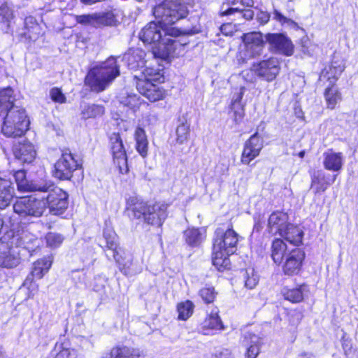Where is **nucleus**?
<instances>
[{"label": "nucleus", "instance_id": "nucleus-19", "mask_svg": "<svg viewBox=\"0 0 358 358\" xmlns=\"http://www.w3.org/2000/svg\"><path fill=\"white\" fill-rule=\"evenodd\" d=\"M345 69L343 61L336 56H334L331 64L326 67L321 73L320 80L327 79L331 83L336 82Z\"/></svg>", "mask_w": 358, "mask_h": 358}, {"label": "nucleus", "instance_id": "nucleus-59", "mask_svg": "<svg viewBox=\"0 0 358 358\" xmlns=\"http://www.w3.org/2000/svg\"><path fill=\"white\" fill-rule=\"evenodd\" d=\"M239 4V2L238 0H225V1L223 3L222 6V10H221V13L222 11H224L225 10H224V8L225 6H236Z\"/></svg>", "mask_w": 358, "mask_h": 358}, {"label": "nucleus", "instance_id": "nucleus-9", "mask_svg": "<svg viewBox=\"0 0 358 358\" xmlns=\"http://www.w3.org/2000/svg\"><path fill=\"white\" fill-rule=\"evenodd\" d=\"M80 164L69 150L63 151L60 158L54 165L52 175L61 180H70L73 173L79 167Z\"/></svg>", "mask_w": 358, "mask_h": 358}, {"label": "nucleus", "instance_id": "nucleus-33", "mask_svg": "<svg viewBox=\"0 0 358 358\" xmlns=\"http://www.w3.org/2000/svg\"><path fill=\"white\" fill-rule=\"evenodd\" d=\"M308 287L306 285H301L299 287L289 288L285 287L282 289V294L284 298L292 303H299L303 299L305 292Z\"/></svg>", "mask_w": 358, "mask_h": 358}, {"label": "nucleus", "instance_id": "nucleus-8", "mask_svg": "<svg viewBox=\"0 0 358 358\" xmlns=\"http://www.w3.org/2000/svg\"><path fill=\"white\" fill-rule=\"evenodd\" d=\"M13 211L22 217H41L45 213V205L38 194L17 198L13 204Z\"/></svg>", "mask_w": 358, "mask_h": 358}, {"label": "nucleus", "instance_id": "nucleus-47", "mask_svg": "<svg viewBox=\"0 0 358 358\" xmlns=\"http://www.w3.org/2000/svg\"><path fill=\"white\" fill-rule=\"evenodd\" d=\"M215 294L213 287H203L199 291V295L206 303H212L215 298Z\"/></svg>", "mask_w": 358, "mask_h": 358}, {"label": "nucleus", "instance_id": "nucleus-18", "mask_svg": "<svg viewBox=\"0 0 358 358\" xmlns=\"http://www.w3.org/2000/svg\"><path fill=\"white\" fill-rule=\"evenodd\" d=\"M304 257V252L301 250L295 248L290 250L283 265L284 273L289 275L297 273L301 268Z\"/></svg>", "mask_w": 358, "mask_h": 358}, {"label": "nucleus", "instance_id": "nucleus-13", "mask_svg": "<svg viewBox=\"0 0 358 358\" xmlns=\"http://www.w3.org/2000/svg\"><path fill=\"white\" fill-rule=\"evenodd\" d=\"M263 148V140L256 132L244 143L241 157L242 164L248 165L254 159L259 156Z\"/></svg>", "mask_w": 358, "mask_h": 358}, {"label": "nucleus", "instance_id": "nucleus-26", "mask_svg": "<svg viewBox=\"0 0 358 358\" xmlns=\"http://www.w3.org/2000/svg\"><path fill=\"white\" fill-rule=\"evenodd\" d=\"M14 196V187L12 182L0 177V210L8 207Z\"/></svg>", "mask_w": 358, "mask_h": 358}, {"label": "nucleus", "instance_id": "nucleus-17", "mask_svg": "<svg viewBox=\"0 0 358 358\" xmlns=\"http://www.w3.org/2000/svg\"><path fill=\"white\" fill-rule=\"evenodd\" d=\"M136 85L138 92L150 101L155 102L159 101L164 96V90L159 85L152 82L138 79Z\"/></svg>", "mask_w": 358, "mask_h": 358}, {"label": "nucleus", "instance_id": "nucleus-43", "mask_svg": "<svg viewBox=\"0 0 358 358\" xmlns=\"http://www.w3.org/2000/svg\"><path fill=\"white\" fill-rule=\"evenodd\" d=\"M120 102L124 106L132 109L134 111L138 109L141 104L140 97L136 94H128L126 97H122Z\"/></svg>", "mask_w": 358, "mask_h": 358}, {"label": "nucleus", "instance_id": "nucleus-22", "mask_svg": "<svg viewBox=\"0 0 358 358\" xmlns=\"http://www.w3.org/2000/svg\"><path fill=\"white\" fill-rule=\"evenodd\" d=\"M13 154L22 163H31L35 159L36 152L34 145L29 142L19 143L13 147Z\"/></svg>", "mask_w": 358, "mask_h": 358}, {"label": "nucleus", "instance_id": "nucleus-56", "mask_svg": "<svg viewBox=\"0 0 358 358\" xmlns=\"http://www.w3.org/2000/svg\"><path fill=\"white\" fill-rule=\"evenodd\" d=\"M273 18L281 23H287L291 21L289 19L282 15L278 10H274Z\"/></svg>", "mask_w": 358, "mask_h": 358}, {"label": "nucleus", "instance_id": "nucleus-14", "mask_svg": "<svg viewBox=\"0 0 358 358\" xmlns=\"http://www.w3.org/2000/svg\"><path fill=\"white\" fill-rule=\"evenodd\" d=\"M245 56L255 57L262 54L264 41L260 32H250L243 35Z\"/></svg>", "mask_w": 358, "mask_h": 358}, {"label": "nucleus", "instance_id": "nucleus-15", "mask_svg": "<svg viewBox=\"0 0 358 358\" xmlns=\"http://www.w3.org/2000/svg\"><path fill=\"white\" fill-rule=\"evenodd\" d=\"M266 40L272 51L286 56L293 54L294 47L292 41L282 34H268Z\"/></svg>", "mask_w": 358, "mask_h": 358}, {"label": "nucleus", "instance_id": "nucleus-48", "mask_svg": "<svg viewBox=\"0 0 358 358\" xmlns=\"http://www.w3.org/2000/svg\"><path fill=\"white\" fill-rule=\"evenodd\" d=\"M50 96L51 99L57 103H64L66 101V97L62 91L57 87H54L50 91Z\"/></svg>", "mask_w": 358, "mask_h": 358}, {"label": "nucleus", "instance_id": "nucleus-32", "mask_svg": "<svg viewBox=\"0 0 358 358\" xmlns=\"http://www.w3.org/2000/svg\"><path fill=\"white\" fill-rule=\"evenodd\" d=\"M140 351L126 346L113 348L110 352L106 353L103 358H139Z\"/></svg>", "mask_w": 358, "mask_h": 358}, {"label": "nucleus", "instance_id": "nucleus-36", "mask_svg": "<svg viewBox=\"0 0 358 358\" xmlns=\"http://www.w3.org/2000/svg\"><path fill=\"white\" fill-rule=\"evenodd\" d=\"M13 20V10L6 4L0 6V20L5 27L3 28L6 33L13 34L11 28Z\"/></svg>", "mask_w": 358, "mask_h": 358}, {"label": "nucleus", "instance_id": "nucleus-7", "mask_svg": "<svg viewBox=\"0 0 358 358\" xmlns=\"http://www.w3.org/2000/svg\"><path fill=\"white\" fill-rule=\"evenodd\" d=\"M76 22L83 25H90L96 29L117 27L120 24L118 10L113 8L104 11L77 15Z\"/></svg>", "mask_w": 358, "mask_h": 358}, {"label": "nucleus", "instance_id": "nucleus-62", "mask_svg": "<svg viewBox=\"0 0 358 358\" xmlns=\"http://www.w3.org/2000/svg\"><path fill=\"white\" fill-rule=\"evenodd\" d=\"M304 155H305V151H303H303H301V152L299 153V157L300 158H303V157H304Z\"/></svg>", "mask_w": 358, "mask_h": 358}, {"label": "nucleus", "instance_id": "nucleus-55", "mask_svg": "<svg viewBox=\"0 0 358 358\" xmlns=\"http://www.w3.org/2000/svg\"><path fill=\"white\" fill-rule=\"evenodd\" d=\"M270 19V14L267 12L261 11L257 15V21L261 24H266Z\"/></svg>", "mask_w": 358, "mask_h": 358}, {"label": "nucleus", "instance_id": "nucleus-45", "mask_svg": "<svg viewBox=\"0 0 358 358\" xmlns=\"http://www.w3.org/2000/svg\"><path fill=\"white\" fill-rule=\"evenodd\" d=\"M160 77V73L157 70L152 68H145L142 71L141 78H138V76H135L134 78L136 79V81L138 79H143L146 80L148 82L153 83V81L159 80Z\"/></svg>", "mask_w": 358, "mask_h": 358}, {"label": "nucleus", "instance_id": "nucleus-40", "mask_svg": "<svg viewBox=\"0 0 358 358\" xmlns=\"http://www.w3.org/2000/svg\"><path fill=\"white\" fill-rule=\"evenodd\" d=\"M238 13L243 18L250 20L254 17V11L251 9H245L241 6L229 7L225 9L224 11L220 13L222 16L230 15L234 13Z\"/></svg>", "mask_w": 358, "mask_h": 358}, {"label": "nucleus", "instance_id": "nucleus-4", "mask_svg": "<svg viewBox=\"0 0 358 358\" xmlns=\"http://www.w3.org/2000/svg\"><path fill=\"white\" fill-rule=\"evenodd\" d=\"M129 203L132 206L134 217L142 219L148 224L161 227L167 217L168 205L165 203L156 202L149 204L138 200L137 198H131Z\"/></svg>", "mask_w": 358, "mask_h": 358}, {"label": "nucleus", "instance_id": "nucleus-23", "mask_svg": "<svg viewBox=\"0 0 358 358\" xmlns=\"http://www.w3.org/2000/svg\"><path fill=\"white\" fill-rule=\"evenodd\" d=\"M20 263V257L18 252L8 247L0 248L1 267L12 268L18 266Z\"/></svg>", "mask_w": 358, "mask_h": 358}, {"label": "nucleus", "instance_id": "nucleus-51", "mask_svg": "<svg viewBox=\"0 0 358 358\" xmlns=\"http://www.w3.org/2000/svg\"><path fill=\"white\" fill-rule=\"evenodd\" d=\"M244 87H241L240 90V92L237 94L236 97L234 98L231 105V110L234 111L238 110V107H243L241 103V100L243 98Z\"/></svg>", "mask_w": 358, "mask_h": 358}, {"label": "nucleus", "instance_id": "nucleus-11", "mask_svg": "<svg viewBox=\"0 0 358 358\" xmlns=\"http://www.w3.org/2000/svg\"><path fill=\"white\" fill-rule=\"evenodd\" d=\"M16 37L22 42L35 41L43 35V29L35 17H26L22 22V27L15 31Z\"/></svg>", "mask_w": 358, "mask_h": 358}, {"label": "nucleus", "instance_id": "nucleus-6", "mask_svg": "<svg viewBox=\"0 0 358 358\" xmlns=\"http://www.w3.org/2000/svg\"><path fill=\"white\" fill-rule=\"evenodd\" d=\"M29 124L25 110L20 107H12L4 117L1 133L6 137H19L28 129Z\"/></svg>", "mask_w": 358, "mask_h": 358}, {"label": "nucleus", "instance_id": "nucleus-10", "mask_svg": "<svg viewBox=\"0 0 358 358\" xmlns=\"http://www.w3.org/2000/svg\"><path fill=\"white\" fill-rule=\"evenodd\" d=\"M280 69L279 60L273 57L254 63L251 67V71L257 77L267 82L274 80Z\"/></svg>", "mask_w": 358, "mask_h": 358}, {"label": "nucleus", "instance_id": "nucleus-1", "mask_svg": "<svg viewBox=\"0 0 358 358\" xmlns=\"http://www.w3.org/2000/svg\"><path fill=\"white\" fill-rule=\"evenodd\" d=\"M188 13L187 5L180 0H164L153 9V15L159 20L158 23L151 22L145 25L139 33V38L144 43L153 45L160 57L172 56L181 45L172 38L179 36L181 31L169 25L186 17Z\"/></svg>", "mask_w": 358, "mask_h": 358}, {"label": "nucleus", "instance_id": "nucleus-49", "mask_svg": "<svg viewBox=\"0 0 358 358\" xmlns=\"http://www.w3.org/2000/svg\"><path fill=\"white\" fill-rule=\"evenodd\" d=\"M77 351L74 349L63 348L55 356V358H76Z\"/></svg>", "mask_w": 358, "mask_h": 358}, {"label": "nucleus", "instance_id": "nucleus-50", "mask_svg": "<svg viewBox=\"0 0 358 358\" xmlns=\"http://www.w3.org/2000/svg\"><path fill=\"white\" fill-rule=\"evenodd\" d=\"M134 138H135V141H136V144L148 141L145 130L140 127H138L136 129V131L134 133Z\"/></svg>", "mask_w": 358, "mask_h": 358}, {"label": "nucleus", "instance_id": "nucleus-21", "mask_svg": "<svg viewBox=\"0 0 358 358\" xmlns=\"http://www.w3.org/2000/svg\"><path fill=\"white\" fill-rule=\"evenodd\" d=\"M288 215L282 211L272 213L268 220V230L273 235L280 234L288 223Z\"/></svg>", "mask_w": 358, "mask_h": 358}, {"label": "nucleus", "instance_id": "nucleus-42", "mask_svg": "<svg viewBox=\"0 0 358 358\" xmlns=\"http://www.w3.org/2000/svg\"><path fill=\"white\" fill-rule=\"evenodd\" d=\"M203 327L209 329L221 330L224 329L223 324L217 313L208 315L203 323Z\"/></svg>", "mask_w": 358, "mask_h": 358}, {"label": "nucleus", "instance_id": "nucleus-5", "mask_svg": "<svg viewBox=\"0 0 358 358\" xmlns=\"http://www.w3.org/2000/svg\"><path fill=\"white\" fill-rule=\"evenodd\" d=\"M38 192L42 194L41 199L45 205V211L47 208L55 215H59L64 213L68 208V194L61 188L55 186L53 182L48 181L43 182Z\"/></svg>", "mask_w": 358, "mask_h": 358}, {"label": "nucleus", "instance_id": "nucleus-25", "mask_svg": "<svg viewBox=\"0 0 358 358\" xmlns=\"http://www.w3.org/2000/svg\"><path fill=\"white\" fill-rule=\"evenodd\" d=\"M14 178L17 189L22 192H37L43 182L29 181L24 170H18L14 173Z\"/></svg>", "mask_w": 358, "mask_h": 358}, {"label": "nucleus", "instance_id": "nucleus-63", "mask_svg": "<svg viewBox=\"0 0 358 358\" xmlns=\"http://www.w3.org/2000/svg\"><path fill=\"white\" fill-rule=\"evenodd\" d=\"M76 275H77L79 278H80V273L78 272V271H76L74 273Z\"/></svg>", "mask_w": 358, "mask_h": 358}, {"label": "nucleus", "instance_id": "nucleus-28", "mask_svg": "<svg viewBox=\"0 0 358 358\" xmlns=\"http://www.w3.org/2000/svg\"><path fill=\"white\" fill-rule=\"evenodd\" d=\"M280 236L294 245H299L302 243L303 232L299 227L289 223Z\"/></svg>", "mask_w": 358, "mask_h": 358}, {"label": "nucleus", "instance_id": "nucleus-57", "mask_svg": "<svg viewBox=\"0 0 358 358\" xmlns=\"http://www.w3.org/2000/svg\"><path fill=\"white\" fill-rule=\"evenodd\" d=\"M221 32L224 35H230L232 34L233 30L231 24H222L220 27Z\"/></svg>", "mask_w": 358, "mask_h": 358}, {"label": "nucleus", "instance_id": "nucleus-12", "mask_svg": "<svg viewBox=\"0 0 358 358\" xmlns=\"http://www.w3.org/2000/svg\"><path fill=\"white\" fill-rule=\"evenodd\" d=\"M110 143L114 163L118 167L120 173H127L129 171L127 157L120 134H112L110 136Z\"/></svg>", "mask_w": 358, "mask_h": 358}, {"label": "nucleus", "instance_id": "nucleus-37", "mask_svg": "<svg viewBox=\"0 0 358 358\" xmlns=\"http://www.w3.org/2000/svg\"><path fill=\"white\" fill-rule=\"evenodd\" d=\"M324 95L327 108L330 109H334L342 99L341 92L334 85L325 90Z\"/></svg>", "mask_w": 358, "mask_h": 358}, {"label": "nucleus", "instance_id": "nucleus-31", "mask_svg": "<svg viewBox=\"0 0 358 358\" xmlns=\"http://www.w3.org/2000/svg\"><path fill=\"white\" fill-rule=\"evenodd\" d=\"M51 265L52 261L50 258H43L35 262L31 272V278L28 276L24 283H27L28 281L31 282L34 278L38 279L42 278L44 274L48 271Z\"/></svg>", "mask_w": 358, "mask_h": 358}, {"label": "nucleus", "instance_id": "nucleus-61", "mask_svg": "<svg viewBox=\"0 0 358 358\" xmlns=\"http://www.w3.org/2000/svg\"><path fill=\"white\" fill-rule=\"evenodd\" d=\"M8 229V227L4 224V221L1 217H0V233L2 231H5V232H7Z\"/></svg>", "mask_w": 358, "mask_h": 358}, {"label": "nucleus", "instance_id": "nucleus-46", "mask_svg": "<svg viewBox=\"0 0 358 358\" xmlns=\"http://www.w3.org/2000/svg\"><path fill=\"white\" fill-rule=\"evenodd\" d=\"M45 240L48 246L55 248L62 244L64 237L59 234L49 232L45 236Z\"/></svg>", "mask_w": 358, "mask_h": 358}, {"label": "nucleus", "instance_id": "nucleus-41", "mask_svg": "<svg viewBox=\"0 0 358 358\" xmlns=\"http://www.w3.org/2000/svg\"><path fill=\"white\" fill-rule=\"evenodd\" d=\"M194 306L189 300L178 304V319L182 320H187L193 313Z\"/></svg>", "mask_w": 358, "mask_h": 358}, {"label": "nucleus", "instance_id": "nucleus-58", "mask_svg": "<svg viewBox=\"0 0 358 358\" xmlns=\"http://www.w3.org/2000/svg\"><path fill=\"white\" fill-rule=\"evenodd\" d=\"M254 1L253 0H241L239 2V6L241 8L248 7L251 8L254 6Z\"/></svg>", "mask_w": 358, "mask_h": 358}, {"label": "nucleus", "instance_id": "nucleus-27", "mask_svg": "<svg viewBox=\"0 0 358 358\" xmlns=\"http://www.w3.org/2000/svg\"><path fill=\"white\" fill-rule=\"evenodd\" d=\"M336 175L326 176L322 171L315 173L312 178L311 185L315 189V192H324L328 187L336 180Z\"/></svg>", "mask_w": 358, "mask_h": 358}, {"label": "nucleus", "instance_id": "nucleus-39", "mask_svg": "<svg viewBox=\"0 0 358 358\" xmlns=\"http://www.w3.org/2000/svg\"><path fill=\"white\" fill-rule=\"evenodd\" d=\"M189 124L187 122L180 123L176 129V141L179 145L186 143L189 138Z\"/></svg>", "mask_w": 358, "mask_h": 358}, {"label": "nucleus", "instance_id": "nucleus-54", "mask_svg": "<svg viewBox=\"0 0 358 358\" xmlns=\"http://www.w3.org/2000/svg\"><path fill=\"white\" fill-rule=\"evenodd\" d=\"M233 112V117L234 120L236 124H238L241 122L242 119L244 117V108L238 107V110H234Z\"/></svg>", "mask_w": 358, "mask_h": 358}, {"label": "nucleus", "instance_id": "nucleus-35", "mask_svg": "<svg viewBox=\"0 0 358 358\" xmlns=\"http://www.w3.org/2000/svg\"><path fill=\"white\" fill-rule=\"evenodd\" d=\"M104 113L105 108L101 105L85 103L81 106L80 115L83 120L96 118L102 116Z\"/></svg>", "mask_w": 358, "mask_h": 358}, {"label": "nucleus", "instance_id": "nucleus-24", "mask_svg": "<svg viewBox=\"0 0 358 358\" xmlns=\"http://www.w3.org/2000/svg\"><path fill=\"white\" fill-rule=\"evenodd\" d=\"M324 167L331 171H340L343 167V156L341 152H335L329 150L323 154Z\"/></svg>", "mask_w": 358, "mask_h": 358}, {"label": "nucleus", "instance_id": "nucleus-53", "mask_svg": "<svg viewBox=\"0 0 358 358\" xmlns=\"http://www.w3.org/2000/svg\"><path fill=\"white\" fill-rule=\"evenodd\" d=\"M136 149L142 157H146L148 152V141L136 144Z\"/></svg>", "mask_w": 358, "mask_h": 358}, {"label": "nucleus", "instance_id": "nucleus-38", "mask_svg": "<svg viewBox=\"0 0 358 358\" xmlns=\"http://www.w3.org/2000/svg\"><path fill=\"white\" fill-rule=\"evenodd\" d=\"M15 98L13 96V90L10 87H7L0 90V108L8 113L12 107H17L13 104Z\"/></svg>", "mask_w": 358, "mask_h": 358}, {"label": "nucleus", "instance_id": "nucleus-44", "mask_svg": "<svg viewBox=\"0 0 358 358\" xmlns=\"http://www.w3.org/2000/svg\"><path fill=\"white\" fill-rule=\"evenodd\" d=\"M245 286L248 289H253L257 284L259 278L255 273L253 268L246 269L243 273Z\"/></svg>", "mask_w": 358, "mask_h": 358}, {"label": "nucleus", "instance_id": "nucleus-16", "mask_svg": "<svg viewBox=\"0 0 358 358\" xmlns=\"http://www.w3.org/2000/svg\"><path fill=\"white\" fill-rule=\"evenodd\" d=\"M103 238L106 243V248L113 252V257L117 264L120 270L124 275L129 274V267L125 264H122L121 261V256L120 255V250L117 236L115 232L110 229H105L103 231Z\"/></svg>", "mask_w": 358, "mask_h": 358}, {"label": "nucleus", "instance_id": "nucleus-34", "mask_svg": "<svg viewBox=\"0 0 358 358\" xmlns=\"http://www.w3.org/2000/svg\"><path fill=\"white\" fill-rule=\"evenodd\" d=\"M288 249L282 240L276 238L271 245V257L276 264H280L284 258L287 257Z\"/></svg>", "mask_w": 358, "mask_h": 358}, {"label": "nucleus", "instance_id": "nucleus-20", "mask_svg": "<svg viewBox=\"0 0 358 358\" xmlns=\"http://www.w3.org/2000/svg\"><path fill=\"white\" fill-rule=\"evenodd\" d=\"M145 56L146 54L142 49L131 48L124 55L122 60L129 69L136 70L145 66Z\"/></svg>", "mask_w": 358, "mask_h": 358}, {"label": "nucleus", "instance_id": "nucleus-29", "mask_svg": "<svg viewBox=\"0 0 358 358\" xmlns=\"http://www.w3.org/2000/svg\"><path fill=\"white\" fill-rule=\"evenodd\" d=\"M186 243L191 247H197L206 238V230L203 228H188L184 231Z\"/></svg>", "mask_w": 358, "mask_h": 358}, {"label": "nucleus", "instance_id": "nucleus-60", "mask_svg": "<svg viewBox=\"0 0 358 358\" xmlns=\"http://www.w3.org/2000/svg\"><path fill=\"white\" fill-rule=\"evenodd\" d=\"M219 358H234V356L229 350L225 349L219 353Z\"/></svg>", "mask_w": 358, "mask_h": 358}, {"label": "nucleus", "instance_id": "nucleus-3", "mask_svg": "<svg viewBox=\"0 0 358 358\" xmlns=\"http://www.w3.org/2000/svg\"><path fill=\"white\" fill-rule=\"evenodd\" d=\"M119 75L117 59L110 57L100 64L93 66L87 73L85 82L92 91L100 92L105 90Z\"/></svg>", "mask_w": 358, "mask_h": 358}, {"label": "nucleus", "instance_id": "nucleus-30", "mask_svg": "<svg viewBox=\"0 0 358 358\" xmlns=\"http://www.w3.org/2000/svg\"><path fill=\"white\" fill-rule=\"evenodd\" d=\"M261 338L251 332H246L244 334L243 343L248 346L246 357L247 358H256L259 352Z\"/></svg>", "mask_w": 358, "mask_h": 358}, {"label": "nucleus", "instance_id": "nucleus-52", "mask_svg": "<svg viewBox=\"0 0 358 358\" xmlns=\"http://www.w3.org/2000/svg\"><path fill=\"white\" fill-rule=\"evenodd\" d=\"M342 348L344 351V354L347 357H349V355L352 349V345L351 341L348 338H345V336L342 337Z\"/></svg>", "mask_w": 358, "mask_h": 358}, {"label": "nucleus", "instance_id": "nucleus-2", "mask_svg": "<svg viewBox=\"0 0 358 358\" xmlns=\"http://www.w3.org/2000/svg\"><path fill=\"white\" fill-rule=\"evenodd\" d=\"M238 234L232 229L224 231L218 228L215 231L213 238V265L219 271L230 268L229 256L236 250Z\"/></svg>", "mask_w": 358, "mask_h": 358}]
</instances>
